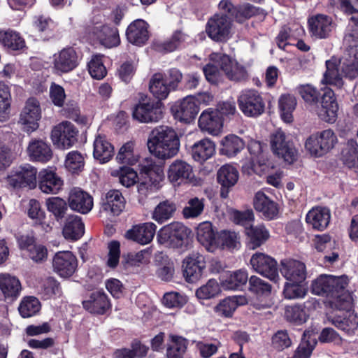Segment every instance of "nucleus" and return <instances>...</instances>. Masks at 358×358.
Wrapping results in <instances>:
<instances>
[{
  "mask_svg": "<svg viewBox=\"0 0 358 358\" xmlns=\"http://www.w3.org/2000/svg\"><path fill=\"white\" fill-rule=\"evenodd\" d=\"M212 63L206 64L203 68V72L206 80L213 83H217L221 79L222 71L231 81L243 82L248 78L246 69L238 62L221 52H213L210 55Z\"/></svg>",
  "mask_w": 358,
  "mask_h": 358,
  "instance_id": "1",
  "label": "nucleus"
},
{
  "mask_svg": "<svg viewBox=\"0 0 358 358\" xmlns=\"http://www.w3.org/2000/svg\"><path fill=\"white\" fill-rule=\"evenodd\" d=\"M147 145L150 152L161 159L176 156L180 145L177 133L168 126H159L152 129Z\"/></svg>",
  "mask_w": 358,
  "mask_h": 358,
  "instance_id": "2",
  "label": "nucleus"
},
{
  "mask_svg": "<svg viewBox=\"0 0 358 358\" xmlns=\"http://www.w3.org/2000/svg\"><path fill=\"white\" fill-rule=\"evenodd\" d=\"M329 306L339 313L328 317V320L348 335L355 333L358 327V317L352 310V298L349 293H342L330 301Z\"/></svg>",
  "mask_w": 358,
  "mask_h": 358,
  "instance_id": "3",
  "label": "nucleus"
},
{
  "mask_svg": "<svg viewBox=\"0 0 358 358\" xmlns=\"http://www.w3.org/2000/svg\"><path fill=\"white\" fill-rule=\"evenodd\" d=\"M326 67L323 81L338 88L343 85V76L353 79L358 76V60L356 55H352L346 51L340 61L339 67L331 60L326 62Z\"/></svg>",
  "mask_w": 358,
  "mask_h": 358,
  "instance_id": "4",
  "label": "nucleus"
},
{
  "mask_svg": "<svg viewBox=\"0 0 358 358\" xmlns=\"http://www.w3.org/2000/svg\"><path fill=\"white\" fill-rule=\"evenodd\" d=\"M348 284L346 275L334 276L322 274L312 282L313 294L329 298L328 303L342 293H348L345 288Z\"/></svg>",
  "mask_w": 358,
  "mask_h": 358,
  "instance_id": "5",
  "label": "nucleus"
},
{
  "mask_svg": "<svg viewBox=\"0 0 358 358\" xmlns=\"http://www.w3.org/2000/svg\"><path fill=\"white\" fill-rule=\"evenodd\" d=\"M189 229L182 223L175 222L164 226L157 234L160 245L171 248H180L189 234Z\"/></svg>",
  "mask_w": 358,
  "mask_h": 358,
  "instance_id": "6",
  "label": "nucleus"
},
{
  "mask_svg": "<svg viewBox=\"0 0 358 358\" xmlns=\"http://www.w3.org/2000/svg\"><path fill=\"white\" fill-rule=\"evenodd\" d=\"M341 8L345 13L352 14L345 29L343 38L345 51L350 54L356 53L358 48V11L352 5L350 0H339Z\"/></svg>",
  "mask_w": 358,
  "mask_h": 358,
  "instance_id": "7",
  "label": "nucleus"
},
{
  "mask_svg": "<svg viewBox=\"0 0 358 358\" xmlns=\"http://www.w3.org/2000/svg\"><path fill=\"white\" fill-rule=\"evenodd\" d=\"M139 170L144 178V180L138 185V192L140 194H146L149 189L158 188L164 178L163 170L160 166L156 164L152 159L146 158L140 163Z\"/></svg>",
  "mask_w": 358,
  "mask_h": 358,
  "instance_id": "8",
  "label": "nucleus"
},
{
  "mask_svg": "<svg viewBox=\"0 0 358 358\" xmlns=\"http://www.w3.org/2000/svg\"><path fill=\"white\" fill-rule=\"evenodd\" d=\"M82 55L73 47H66L55 53L52 57V67L57 74L68 73L80 64Z\"/></svg>",
  "mask_w": 358,
  "mask_h": 358,
  "instance_id": "9",
  "label": "nucleus"
},
{
  "mask_svg": "<svg viewBox=\"0 0 358 358\" xmlns=\"http://www.w3.org/2000/svg\"><path fill=\"white\" fill-rule=\"evenodd\" d=\"M78 130L70 122H62L52 129L51 140L53 145L61 150L69 149L78 142Z\"/></svg>",
  "mask_w": 358,
  "mask_h": 358,
  "instance_id": "10",
  "label": "nucleus"
},
{
  "mask_svg": "<svg viewBox=\"0 0 358 358\" xmlns=\"http://www.w3.org/2000/svg\"><path fill=\"white\" fill-rule=\"evenodd\" d=\"M36 169L27 164L12 171L7 177V182L15 189H31L36 186Z\"/></svg>",
  "mask_w": 358,
  "mask_h": 358,
  "instance_id": "11",
  "label": "nucleus"
},
{
  "mask_svg": "<svg viewBox=\"0 0 358 358\" xmlns=\"http://www.w3.org/2000/svg\"><path fill=\"white\" fill-rule=\"evenodd\" d=\"M232 18L227 13L215 14L210 17L206 26V31L215 41H225L228 39Z\"/></svg>",
  "mask_w": 358,
  "mask_h": 358,
  "instance_id": "12",
  "label": "nucleus"
},
{
  "mask_svg": "<svg viewBox=\"0 0 358 358\" xmlns=\"http://www.w3.org/2000/svg\"><path fill=\"white\" fill-rule=\"evenodd\" d=\"M271 146L273 153L285 162L292 164L296 159L297 151L293 143L281 130L276 131L271 136Z\"/></svg>",
  "mask_w": 358,
  "mask_h": 358,
  "instance_id": "13",
  "label": "nucleus"
},
{
  "mask_svg": "<svg viewBox=\"0 0 358 358\" xmlns=\"http://www.w3.org/2000/svg\"><path fill=\"white\" fill-rule=\"evenodd\" d=\"M308 25L309 34L315 39L329 38L335 27L332 17L324 14H317L310 17Z\"/></svg>",
  "mask_w": 358,
  "mask_h": 358,
  "instance_id": "14",
  "label": "nucleus"
},
{
  "mask_svg": "<svg viewBox=\"0 0 358 358\" xmlns=\"http://www.w3.org/2000/svg\"><path fill=\"white\" fill-rule=\"evenodd\" d=\"M250 264L256 272L271 280L277 281L279 277L277 262L271 257L257 252L252 256Z\"/></svg>",
  "mask_w": 358,
  "mask_h": 358,
  "instance_id": "15",
  "label": "nucleus"
},
{
  "mask_svg": "<svg viewBox=\"0 0 358 358\" xmlns=\"http://www.w3.org/2000/svg\"><path fill=\"white\" fill-rule=\"evenodd\" d=\"M52 266L59 276L69 278L75 273L78 266V260L71 252L61 251L54 256Z\"/></svg>",
  "mask_w": 358,
  "mask_h": 358,
  "instance_id": "16",
  "label": "nucleus"
},
{
  "mask_svg": "<svg viewBox=\"0 0 358 358\" xmlns=\"http://www.w3.org/2000/svg\"><path fill=\"white\" fill-rule=\"evenodd\" d=\"M238 103L242 112H264L265 103L260 93L254 89L242 90Z\"/></svg>",
  "mask_w": 358,
  "mask_h": 358,
  "instance_id": "17",
  "label": "nucleus"
},
{
  "mask_svg": "<svg viewBox=\"0 0 358 358\" xmlns=\"http://www.w3.org/2000/svg\"><path fill=\"white\" fill-rule=\"evenodd\" d=\"M183 275L187 281L194 282L201 276L203 270L206 267V262L203 255L197 252H193L183 262Z\"/></svg>",
  "mask_w": 358,
  "mask_h": 358,
  "instance_id": "18",
  "label": "nucleus"
},
{
  "mask_svg": "<svg viewBox=\"0 0 358 358\" xmlns=\"http://www.w3.org/2000/svg\"><path fill=\"white\" fill-rule=\"evenodd\" d=\"M280 271L282 275L289 281L301 283L306 278L305 264L298 260L287 259L281 261Z\"/></svg>",
  "mask_w": 358,
  "mask_h": 358,
  "instance_id": "19",
  "label": "nucleus"
},
{
  "mask_svg": "<svg viewBox=\"0 0 358 358\" xmlns=\"http://www.w3.org/2000/svg\"><path fill=\"white\" fill-rule=\"evenodd\" d=\"M219 8L224 13H227L233 19L238 22H242L245 19L250 18L258 13L259 8L245 3L239 6H234L229 0H222L219 3Z\"/></svg>",
  "mask_w": 358,
  "mask_h": 358,
  "instance_id": "20",
  "label": "nucleus"
},
{
  "mask_svg": "<svg viewBox=\"0 0 358 358\" xmlns=\"http://www.w3.org/2000/svg\"><path fill=\"white\" fill-rule=\"evenodd\" d=\"M83 308L90 313L103 315L111 307L107 294L101 290L91 292L88 298L83 301Z\"/></svg>",
  "mask_w": 358,
  "mask_h": 358,
  "instance_id": "21",
  "label": "nucleus"
},
{
  "mask_svg": "<svg viewBox=\"0 0 358 358\" xmlns=\"http://www.w3.org/2000/svg\"><path fill=\"white\" fill-rule=\"evenodd\" d=\"M157 226L152 222H145L134 226L129 229L125 237L141 245L150 243L156 233Z\"/></svg>",
  "mask_w": 358,
  "mask_h": 358,
  "instance_id": "22",
  "label": "nucleus"
},
{
  "mask_svg": "<svg viewBox=\"0 0 358 358\" xmlns=\"http://www.w3.org/2000/svg\"><path fill=\"white\" fill-rule=\"evenodd\" d=\"M194 177L192 167L182 160H176L169 166V180L173 184L180 185L190 181Z\"/></svg>",
  "mask_w": 358,
  "mask_h": 358,
  "instance_id": "23",
  "label": "nucleus"
},
{
  "mask_svg": "<svg viewBox=\"0 0 358 358\" xmlns=\"http://www.w3.org/2000/svg\"><path fill=\"white\" fill-rule=\"evenodd\" d=\"M70 208L82 214L89 213L93 207V199L86 192L80 188H73L69 193Z\"/></svg>",
  "mask_w": 358,
  "mask_h": 358,
  "instance_id": "24",
  "label": "nucleus"
},
{
  "mask_svg": "<svg viewBox=\"0 0 358 358\" xmlns=\"http://www.w3.org/2000/svg\"><path fill=\"white\" fill-rule=\"evenodd\" d=\"M149 25L143 20L138 19L132 22L126 31L127 38L132 44L143 45L149 38Z\"/></svg>",
  "mask_w": 358,
  "mask_h": 358,
  "instance_id": "25",
  "label": "nucleus"
},
{
  "mask_svg": "<svg viewBox=\"0 0 358 358\" xmlns=\"http://www.w3.org/2000/svg\"><path fill=\"white\" fill-rule=\"evenodd\" d=\"M238 172L237 169L229 164L222 166L217 172V181L221 185L220 196L227 198L229 190L238 181Z\"/></svg>",
  "mask_w": 358,
  "mask_h": 358,
  "instance_id": "26",
  "label": "nucleus"
},
{
  "mask_svg": "<svg viewBox=\"0 0 358 358\" xmlns=\"http://www.w3.org/2000/svg\"><path fill=\"white\" fill-rule=\"evenodd\" d=\"M330 219L329 209L321 206L313 208L306 216L307 224L317 231L324 230L328 227Z\"/></svg>",
  "mask_w": 358,
  "mask_h": 358,
  "instance_id": "27",
  "label": "nucleus"
},
{
  "mask_svg": "<svg viewBox=\"0 0 358 358\" xmlns=\"http://www.w3.org/2000/svg\"><path fill=\"white\" fill-rule=\"evenodd\" d=\"M0 290L6 299L14 301L20 294L21 282L15 275L7 273H0Z\"/></svg>",
  "mask_w": 358,
  "mask_h": 358,
  "instance_id": "28",
  "label": "nucleus"
},
{
  "mask_svg": "<svg viewBox=\"0 0 358 358\" xmlns=\"http://www.w3.org/2000/svg\"><path fill=\"white\" fill-rule=\"evenodd\" d=\"M129 102L131 112H153L163 106L162 101L143 93L136 94Z\"/></svg>",
  "mask_w": 358,
  "mask_h": 358,
  "instance_id": "29",
  "label": "nucleus"
},
{
  "mask_svg": "<svg viewBox=\"0 0 358 358\" xmlns=\"http://www.w3.org/2000/svg\"><path fill=\"white\" fill-rule=\"evenodd\" d=\"M253 203L255 210L262 213L266 219L273 220L278 214V204L262 192L259 191L255 194Z\"/></svg>",
  "mask_w": 358,
  "mask_h": 358,
  "instance_id": "30",
  "label": "nucleus"
},
{
  "mask_svg": "<svg viewBox=\"0 0 358 358\" xmlns=\"http://www.w3.org/2000/svg\"><path fill=\"white\" fill-rule=\"evenodd\" d=\"M39 178V188L45 194H56L63 187V180L51 170H43Z\"/></svg>",
  "mask_w": 358,
  "mask_h": 358,
  "instance_id": "31",
  "label": "nucleus"
},
{
  "mask_svg": "<svg viewBox=\"0 0 358 358\" xmlns=\"http://www.w3.org/2000/svg\"><path fill=\"white\" fill-rule=\"evenodd\" d=\"M28 155L31 161L46 163L52 157L50 145L42 140L34 139L29 142Z\"/></svg>",
  "mask_w": 358,
  "mask_h": 358,
  "instance_id": "32",
  "label": "nucleus"
},
{
  "mask_svg": "<svg viewBox=\"0 0 358 358\" xmlns=\"http://www.w3.org/2000/svg\"><path fill=\"white\" fill-rule=\"evenodd\" d=\"M199 126L202 131L218 135L223 127L222 113H201Z\"/></svg>",
  "mask_w": 358,
  "mask_h": 358,
  "instance_id": "33",
  "label": "nucleus"
},
{
  "mask_svg": "<svg viewBox=\"0 0 358 358\" xmlns=\"http://www.w3.org/2000/svg\"><path fill=\"white\" fill-rule=\"evenodd\" d=\"M114 155V148L105 136L98 134L94 141L93 155L101 163L108 162Z\"/></svg>",
  "mask_w": 358,
  "mask_h": 358,
  "instance_id": "34",
  "label": "nucleus"
},
{
  "mask_svg": "<svg viewBox=\"0 0 358 358\" xmlns=\"http://www.w3.org/2000/svg\"><path fill=\"white\" fill-rule=\"evenodd\" d=\"M66 239L76 241L85 233V226L80 217L75 215L68 216L62 231Z\"/></svg>",
  "mask_w": 358,
  "mask_h": 358,
  "instance_id": "35",
  "label": "nucleus"
},
{
  "mask_svg": "<svg viewBox=\"0 0 358 358\" xmlns=\"http://www.w3.org/2000/svg\"><path fill=\"white\" fill-rule=\"evenodd\" d=\"M196 238L208 251L212 252L216 246V234L212 224L209 222H203L199 224L196 229Z\"/></svg>",
  "mask_w": 358,
  "mask_h": 358,
  "instance_id": "36",
  "label": "nucleus"
},
{
  "mask_svg": "<svg viewBox=\"0 0 358 358\" xmlns=\"http://www.w3.org/2000/svg\"><path fill=\"white\" fill-rule=\"evenodd\" d=\"M95 34L100 43L106 48H113L120 44L118 30L115 27L102 25L96 27Z\"/></svg>",
  "mask_w": 358,
  "mask_h": 358,
  "instance_id": "37",
  "label": "nucleus"
},
{
  "mask_svg": "<svg viewBox=\"0 0 358 358\" xmlns=\"http://www.w3.org/2000/svg\"><path fill=\"white\" fill-rule=\"evenodd\" d=\"M215 151L213 142L208 138L195 143L192 147V156L195 161L203 162L210 158Z\"/></svg>",
  "mask_w": 358,
  "mask_h": 358,
  "instance_id": "38",
  "label": "nucleus"
},
{
  "mask_svg": "<svg viewBox=\"0 0 358 358\" xmlns=\"http://www.w3.org/2000/svg\"><path fill=\"white\" fill-rule=\"evenodd\" d=\"M0 43L10 51H18L25 47V41L20 34L13 30L0 31Z\"/></svg>",
  "mask_w": 358,
  "mask_h": 358,
  "instance_id": "39",
  "label": "nucleus"
},
{
  "mask_svg": "<svg viewBox=\"0 0 358 358\" xmlns=\"http://www.w3.org/2000/svg\"><path fill=\"white\" fill-rule=\"evenodd\" d=\"M163 76L162 73H155L150 81L149 85L150 91L155 97V99L160 101L166 99L170 92L173 90L163 80Z\"/></svg>",
  "mask_w": 358,
  "mask_h": 358,
  "instance_id": "40",
  "label": "nucleus"
},
{
  "mask_svg": "<svg viewBox=\"0 0 358 358\" xmlns=\"http://www.w3.org/2000/svg\"><path fill=\"white\" fill-rule=\"evenodd\" d=\"M245 147L244 141L238 136L230 134L222 141L220 153L229 157H232L240 152Z\"/></svg>",
  "mask_w": 358,
  "mask_h": 358,
  "instance_id": "41",
  "label": "nucleus"
},
{
  "mask_svg": "<svg viewBox=\"0 0 358 358\" xmlns=\"http://www.w3.org/2000/svg\"><path fill=\"white\" fill-rule=\"evenodd\" d=\"M28 216L34 221L35 225L39 226L48 232L51 229L50 226L45 222V213L41 208V204L36 199H31L29 202Z\"/></svg>",
  "mask_w": 358,
  "mask_h": 358,
  "instance_id": "42",
  "label": "nucleus"
},
{
  "mask_svg": "<svg viewBox=\"0 0 358 358\" xmlns=\"http://www.w3.org/2000/svg\"><path fill=\"white\" fill-rule=\"evenodd\" d=\"M245 233L253 249L262 245L270 236L268 230L263 224L251 225L246 228Z\"/></svg>",
  "mask_w": 358,
  "mask_h": 358,
  "instance_id": "43",
  "label": "nucleus"
},
{
  "mask_svg": "<svg viewBox=\"0 0 358 358\" xmlns=\"http://www.w3.org/2000/svg\"><path fill=\"white\" fill-rule=\"evenodd\" d=\"M124 206L125 199L119 190L112 189L106 194L103 206L105 210H109L114 215H118Z\"/></svg>",
  "mask_w": 358,
  "mask_h": 358,
  "instance_id": "44",
  "label": "nucleus"
},
{
  "mask_svg": "<svg viewBox=\"0 0 358 358\" xmlns=\"http://www.w3.org/2000/svg\"><path fill=\"white\" fill-rule=\"evenodd\" d=\"M166 348L167 358H183L187 348V341L178 336H171Z\"/></svg>",
  "mask_w": 358,
  "mask_h": 358,
  "instance_id": "45",
  "label": "nucleus"
},
{
  "mask_svg": "<svg viewBox=\"0 0 358 358\" xmlns=\"http://www.w3.org/2000/svg\"><path fill=\"white\" fill-rule=\"evenodd\" d=\"M342 160L349 168H358V143L355 140L348 141L342 150Z\"/></svg>",
  "mask_w": 358,
  "mask_h": 358,
  "instance_id": "46",
  "label": "nucleus"
},
{
  "mask_svg": "<svg viewBox=\"0 0 358 358\" xmlns=\"http://www.w3.org/2000/svg\"><path fill=\"white\" fill-rule=\"evenodd\" d=\"M176 210L174 203L168 200L160 202L155 208L152 218L158 223H163L171 218Z\"/></svg>",
  "mask_w": 358,
  "mask_h": 358,
  "instance_id": "47",
  "label": "nucleus"
},
{
  "mask_svg": "<svg viewBox=\"0 0 358 358\" xmlns=\"http://www.w3.org/2000/svg\"><path fill=\"white\" fill-rule=\"evenodd\" d=\"M40 293L45 300L59 297L62 294V288L55 278L48 277L41 282Z\"/></svg>",
  "mask_w": 358,
  "mask_h": 358,
  "instance_id": "48",
  "label": "nucleus"
},
{
  "mask_svg": "<svg viewBox=\"0 0 358 358\" xmlns=\"http://www.w3.org/2000/svg\"><path fill=\"white\" fill-rule=\"evenodd\" d=\"M248 280V274L245 270L240 269L231 273L222 282L226 289H238Z\"/></svg>",
  "mask_w": 358,
  "mask_h": 358,
  "instance_id": "49",
  "label": "nucleus"
},
{
  "mask_svg": "<svg viewBox=\"0 0 358 358\" xmlns=\"http://www.w3.org/2000/svg\"><path fill=\"white\" fill-rule=\"evenodd\" d=\"M41 308V303L37 298L26 296L21 301L18 310L22 317L28 318L36 315L40 311Z\"/></svg>",
  "mask_w": 358,
  "mask_h": 358,
  "instance_id": "50",
  "label": "nucleus"
},
{
  "mask_svg": "<svg viewBox=\"0 0 358 358\" xmlns=\"http://www.w3.org/2000/svg\"><path fill=\"white\" fill-rule=\"evenodd\" d=\"M199 101L192 96L178 100L171 107L170 112H199Z\"/></svg>",
  "mask_w": 358,
  "mask_h": 358,
  "instance_id": "51",
  "label": "nucleus"
},
{
  "mask_svg": "<svg viewBox=\"0 0 358 358\" xmlns=\"http://www.w3.org/2000/svg\"><path fill=\"white\" fill-rule=\"evenodd\" d=\"M46 206L48 210L53 214L57 221L64 218L68 210L66 202L59 197L48 199Z\"/></svg>",
  "mask_w": 358,
  "mask_h": 358,
  "instance_id": "52",
  "label": "nucleus"
},
{
  "mask_svg": "<svg viewBox=\"0 0 358 358\" xmlns=\"http://www.w3.org/2000/svg\"><path fill=\"white\" fill-rule=\"evenodd\" d=\"M118 162L122 164H134L138 162V156L134 152V143L129 141L120 149L117 157Z\"/></svg>",
  "mask_w": 358,
  "mask_h": 358,
  "instance_id": "53",
  "label": "nucleus"
},
{
  "mask_svg": "<svg viewBox=\"0 0 358 358\" xmlns=\"http://www.w3.org/2000/svg\"><path fill=\"white\" fill-rule=\"evenodd\" d=\"M84 164V157L78 151H71L67 154L65 159V167L69 171L73 173L81 171Z\"/></svg>",
  "mask_w": 358,
  "mask_h": 358,
  "instance_id": "54",
  "label": "nucleus"
},
{
  "mask_svg": "<svg viewBox=\"0 0 358 358\" xmlns=\"http://www.w3.org/2000/svg\"><path fill=\"white\" fill-rule=\"evenodd\" d=\"M102 58V55H94L87 65L90 76L96 80L103 79L107 74Z\"/></svg>",
  "mask_w": 358,
  "mask_h": 358,
  "instance_id": "55",
  "label": "nucleus"
},
{
  "mask_svg": "<svg viewBox=\"0 0 358 358\" xmlns=\"http://www.w3.org/2000/svg\"><path fill=\"white\" fill-rule=\"evenodd\" d=\"M292 344V338L286 330H279L272 336L271 345L277 351H282Z\"/></svg>",
  "mask_w": 358,
  "mask_h": 358,
  "instance_id": "56",
  "label": "nucleus"
},
{
  "mask_svg": "<svg viewBox=\"0 0 358 358\" xmlns=\"http://www.w3.org/2000/svg\"><path fill=\"white\" fill-rule=\"evenodd\" d=\"M220 291L217 282L214 279H210L206 285L197 289L196 296L199 299H209L215 297Z\"/></svg>",
  "mask_w": 358,
  "mask_h": 358,
  "instance_id": "57",
  "label": "nucleus"
},
{
  "mask_svg": "<svg viewBox=\"0 0 358 358\" xmlns=\"http://www.w3.org/2000/svg\"><path fill=\"white\" fill-rule=\"evenodd\" d=\"M203 208V199L194 197L189 200L187 205L183 208L182 213L185 218L196 217L201 214Z\"/></svg>",
  "mask_w": 358,
  "mask_h": 358,
  "instance_id": "58",
  "label": "nucleus"
},
{
  "mask_svg": "<svg viewBox=\"0 0 358 358\" xmlns=\"http://www.w3.org/2000/svg\"><path fill=\"white\" fill-rule=\"evenodd\" d=\"M41 118V113H21L19 122L24 131L31 133L38 129Z\"/></svg>",
  "mask_w": 358,
  "mask_h": 358,
  "instance_id": "59",
  "label": "nucleus"
},
{
  "mask_svg": "<svg viewBox=\"0 0 358 358\" xmlns=\"http://www.w3.org/2000/svg\"><path fill=\"white\" fill-rule=\"evenodd\" d=\"M321 105L324 112H338V105L334 91L330 88H325L321 94Z\"/></svg>",
  "mask_w": 358,
  "mask_h": 358,
  "instance_id": "60",
  "label": "nucleus"
},
{
  "mask_svg": "<svg viewBox=\"0 0 358 358\" xmlns=\"http://www.w3.org/2000/svg\"><path fill=\"white\" fill-rule=\"evenodd\" d=\"M120 182L126 187L136 184L138 179L137 173L131 168L123 166L117 171Z\"/></svg>",
  "mask_w": 358,
  "mask_h": 358,
  "instance_id": "61",
  "label": "nucleus"
},
{
  "mask_svg": "<svg viewBox=\"0 0 358 358\" xmlns=\"http://www.w3.org/2000/svg\"><path fill=\"white\" fill-rule=\"evenodd\" d=\"M285 317L288 321L298 324L306 322L307 320V315L300 306L287 307Z\"/></svg>",
  "mask_w": 358,
  "mask_h": 358,
  "instance_id": "62",
  "label": "nucleus"
},
{
  "mask_svg": "<svg viewBox=\"0 0 358 358\" xmlns=\"http://www.w3.org/2000/svg\"><path fill=\"white\" fill-rule=\"evenodd\" d=\"M249 289L257 294L264 295L271 292V286L260 278L252 275L249 279Z\"/></svg>",
  "mask_w": 358,
  "mask_h": 358,
  "instance_id": "63",
  "label": "nucleus"
},
{
  "mask_svg": "<svg viewBox=\"0 0 358 358\" xmlns=\"http://www.w3.org/2000/svg\"><path fill=\"white\" fill-rule=\"evenodd\" d=\"M186 35L181 31H176L173 33L171 38L163 42L160 47L166 52H171L176 50L181 43L185 41Z\"/></svg>",
  "mask_w": 358,
  "mask_h": 358,
  "instance_id": "64",
  "label": "nucleus"
}]
</instances>
